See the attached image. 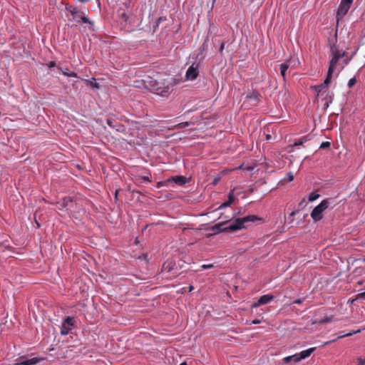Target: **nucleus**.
<instances>
[{"label": "nucleus", "mask_w": 365, "mask_h": 365, "mask_svg": "<svg viewBox=\"0 0 365 365\" xmlns=\"http://www.w3.org/2000/svg\"><path fill=\"white\" fill-rule=\"evenodd\" d=\"M331 200L327 198L323 200L317 206H316L311 212V217L314 222L321 220L323 217V212L331 204Z\"/></svg>", "instance_id": "obj_3"}, {"label": "nucleus", "mask_w": 365, "mask_h": 365, "mask_svg": "<svg viewBox=\"0 0 365 365\" xmlns=\"http://www.w3.org/2000/svg\"><path fill=\"white\" fill-rule=\"evenodd\" d=\"M41 361L40 359L34 357L26 359L25 356H21L16 360V365H34Z\"/></svg>", "instance_id": "obj_9"}, {"label": "nucleus", "mask_w": 365, "mask_h": 365, "mask_svg": "<svg viewBox=\"0 0 365 365\" xmlns=\"http://www.w3.org/2000/svg\"><path fill=\"white\" fill-rule=\"evenodd\" d=\"M294 303L296 304H301V300L300 299H297L294 302Z\"/></svg>", "instance_id": "obj_39"}, {"label": "nucleus", "mask_w": 365, "mask_h": 365, "mask_svg": "<svg viewBox=\"0 0 365 365\" xmlns=\"http://www.w3.org/2000/svg\"><path fill=\"white\" fill-rule=\"evenodd\" d=\"M293 180H294V176L291 173H287L284 178V180L288 181V182H292Z\"/></svg>", "instance_id": "obj_21"}, {"label": "nucleus", "mask_w": 365, "mask_h": 365, "mask_svg": "<svg viewBox=\"0 0 365 365\" xmlns=\"http://www.w3.org/2000/svg\"><path fill=\"white\" fill-rule=\"evenodd\" d=\"M68 202H71V199H70V198H68V197H65V198H63V204L64 207L68 206Z\"/></svg>", "instance_id": "obj_26"}, {"label": "nucleus", "mask_w": 365, "mask_h": 365, "mask_svg": "<svg viewBox=\"0 0 365 365\" xmlns=\"http://www.w3.org/2000/svg\"><path fill=\"white\" fill-rule=\"evenodd\" d=\"M324 95H325V96L324 98V100L325 101L324 106H325V108H328L329 106V104L331 103V102L333 101V95L329 91H327V93H326Z\"/></svg>", "instance_id": "obj_12"}, {"label": "nucleus", "mask_w": 365, "mask_h": 365, "mask_svg": "<svg viewBox=\"0 0 365 365\" xmlns=\"http://www.w3.org/2000/svg\"><path fill=\"white\" fill-rule=\"evenodd\" d=\"M331 76H332L327 73V78L322 83L311 87V88L317 93V97H319L320 96H322L329 91L328 88L331 83Z\"/></svg>", "instance_id": "obj_6"}, {"label": "nucleus", "mask_w": 365, "mask_h": 365, "mask_svg": "<svg viewBox=\"0 0 365 365\" xmlns=\"http://www.w3.org/2000/svg\"><path fill=\"white\" fill-rule=\"evenodd\" d=\"M168 90H169V88H168V87H167V88H166V90L163 91L162 92H160V95H161V96H165V95H166V93H168Z\"/></svg>", "instance_id": "obj_34"}, {"label": "nucleus", "mask_w": 365, "mask_h": 365, "mask_svg": "<svg viewBox=\"0 0 365 365\" xmlns=\"http://www.w3.org/2000/svg\"><path fill=\"white\" fill-rule=\"evenodd\" d=\"M330 146V143L328 142V141H326V142H323L321 145H320V148H329Z\"/></svg>", "instance_id": "obj_24"}, {"label": "nucleus", "mask_w": 365, "mask_h": 365, "mask_svg": "<svg viewBox=\"0 0 365 365\" xmlns=\"http://www.w3.org/2000/svg\"><path fill=\"white\" fill-rule=\"evenodd\" d=\"M47 66L49 68H51L53 67H55L56 66V63L54 61H50L47 63Z\"/></svg>", "instance_id": "obj_29"}, {"label": "nucleus", "mask_w": 365, "mask_h": 365, "mask_svg": "<svg viewBox=\"0 0 365 365\" xmlns=\"http://www.w3.org/2000/svg\"><path fill=\"white\" fill-rule=\"evenodd\" d=\"M304 140H303L302 139H297V140H295V141L294 143V145H295V146L302 145L304 143Z\"/></svg>", "instance_id": "obj_23"}, {"label": "nucleus", "mask_w": 365, "mask_h": 365, "mask_svg": "<svg viewBox=\"0 0 365 365\" xmlns=\"http://www.w3.org/2000/svg\"><path fill=\"white\" fill-rule=\"evenodd\" d=\"M261 219L256 215H248L242 218H237L231 222L225 229L230 231H235L245 228V224L250 222H255Z\"/></svg>", "instance_id": "obj_2"}, {"label": "nucleus", "mask_w": 365, "mask_h": 365, "mask_svg": "<svg viewBox=\"0 0 365 365\" xmlns=\"http://www.w3.org/2000/svg\"><path fill=\"white\" fill-rule=\"evenodd\" d=\"M142 180H144V181H146V182H150L151 180L150 179V177L149 176H143V177H141Z\"/></svg>", "instance_id": "obj_33"}, {"label": "nucleus", "mask_w": 365, "mask_h": 365, "mask_svg": "<svg viewBox=\"0 0 365 365\" xmlns=\"http://www.w3.org/2000/svg\"><path fill=\"white\" fill-rule=\"evenodd\" d=\"M192 289V286H190V290L191 291Z\"/></svg>", "instance_id": "obj_42"}, {"label": "nucleus", "mask_w": 365, "mask_h": 365, "mask_svg": "<svg viewBox=\"0 0 365 365\" xmlns=\"http://www.w3.org/2000/svg\"><path fill=\"white\" fill-rule=\"evenodd\" d=\"M225 42H222L221 45H220V51L222 53L225 48Z\"/></svg>", "instance_id": "obj_35"}, {"label": "nucleus", "mask_w": 365, "mask_h": 365, "mask_svg": "<svg viewBox=\"0 0 365 365\" xmlns=\"http://www.w3.org/2000/svg\"><path fill=\"white\" fill-rule=\"evenodd\" d=\"M260 322H261V321L259 319H255L252 322V324H259Z\"/></svg>", "instance_id": "obj_36"}, {"label": "nucleus", "mask_w": 365, "mask_h": 365, "mask_svg": "<svg viewBox=\"0 0 365 365\" xmlns=\"http://www.w3.org/2000/svg\"><path fill=\"white\" fill-rule=\"evenodd\" d=\"M345 51L339 49L335 44L330 46V61L327 73L332 76L334 73L337 74L341 72L349 60L344 59Z\"/></svg>", "instance_id": "obj_1"}, {"label": "nucleus", "mask_w": 365, "mask_h": 365, "mask_svg": "<svg viewBox=\"0 0 365 365\" xmlns=\"http://www.w3.org/2000/svg\"><path fill=\"white\" fill-rule=\"evenodd\" d=\"M329 342V341H327L324 343V344H328Z\"/></svg>", "instance_id": "obj_43"}, {"label": "nucleus", "mask_w": 365, "mask_h": 365, "mask_svg": "<svg viewBox=\"0 0 365 365\" xmlns=\"http://www.w3.org/2000/svg\"><path fill=\"white\" fill-rule=\"evenodd\" d=\"M295 214H296V212L293 211L292 212H291L290 215L291 216H294Z\"/></svg>", "instance_id": "obj_40"}, {"label": "nucleus", "mask_w": 365, "mask_h": 365, "mask_svg": "<svg viewBox=\"0 0 365 365\" xmlns=\"http://www.w3.org/2000/svg\"><path fill=\"white\" fill-rule=\"evenodd\" d=\"M231 205L230 201H226L223 202L220 206V208L226 207Z\"/></svg>", "instance_id": "obj_28"}, {"label": "nucleus", "mask_w": 365, "mask_h": 365, "mask_svg": "<svg viewBox=\"0 0 365 365\" xmlns=\"http://www.w3.org/2000/svg\"><path fill=\"white\" fill-rule=\"evenodd\" d=\"M108 125L110 127H112V123H111V121L110 120H108Z\"/></svg>", "instance_id": "obj_38"}, {"label": "nucleus", "mask_w": 365, "mask_h": 365, "mask_svg": "<svg viewBox=\"0 0 365 365\" xmlns=\"http://www.w3.org/2000/svg\"><path fill=\"white\" fill-rule=\"evenodd\" d=\"M173 181L176 184L182 185L185 183V178L182 176H175L173 178Z\"/></svg>", "instance_id": "obj_13"}, {"label": "nucleus", "mask_w": 365, "mask_h": 365, "mask_svg": "<svg viewBox=\"0 0 365 365\" xmlns=\"http://www.w3.org/2000/svg\"><path fill=\"white\" fill-rule=\"evenodd\" d=\"M63 323L66 325L69 326L70 327H73L74 325V319L73 317H68L64 321Z\"/></svg>", "instance_id": "obj_17"}, {"label": "nucleus", "mask_w": 365, "mask_h": 365, "mask_svg": "<svg viewBox=\"0 0 365 365\" xmlns=\"http://www.w3.org/2000/svg\"><path fill=\"white\" fill-rule=\"evenodd\" d=\"M59 69L62 71L63 74L66 76L68 77H77V73L73 71H70L68 68L65 70H62L61 68H59Z\"/></svg>", "instance_id": "obj_15"}, {"label": "nucleus", "mask_w": 365, "mask_h": 365, "mask_svg": "<svg viewBox=\"0 0 365 365\" xmlns=\"http://www.w3.org/2000/svg\"><path fill=\"white\" fill-rule=\"evenodd\" d=\"M198 76V64L192 63L187 70L185 77L187 80H194Z\"/></svg>", "instance_id": "obj_8"}, {"label": "nucleus", "mask_w": 365, "mask_h": 365, "mask_svg": "<svg viewBox=\"0 0 365 365\" xmlns=\"http://www.w3.org/2000/svg\"><path fill=\"white\" fill-rule=\"evenodd\" d=\"M86 82L93 88H100L99 84L96 82V78H93L90 80H86Z\"/></svg>", "instance_id": "obj_16"}, {"label": "nucleus", "mask_w": 365, "mask_h": 365, "mask_svg": "<svg viewBox=\"0 0 365 365\" xmlns=\"http://www.w3.org/2000/svg\"><path fill=\"white\" fill-rule=\"evenodd\" d=\"M188 125H189V123H187V122L181 123H179L178 125H177L176 127L178 128H183L187 127Z\"/></svg>", "instance_id": "obj_25"}, {"label": "nucleus", "mask_w": 365, "mask_h": 365, "mask_svg": "<svg viewBox=\"0 0 365 365\" xmlns=\"http://www.w3.org/2000/svg\"><path fill=\"white\" fill-rule=\"evenodd\" d=\"M319 195L315 192H312L309 195V201L312 202L316 200L317 198H319Z\"/></svg>", "instance_id": "obj_19"}, {"label": "nucleus", "mask_w": 365, "mask_h": 365, "mask_svg": "<svg viewBox=\"0 0 365 365\" xmlns=\"http://www.w3.org/2000/svg\"><path fill=\"white\" fill-rule=\"evenodd\" d=\"M359 297L365 298V292L359 294Z\"/></svg>", "instance_id": "obj_37"}, {"label": "nucleus", "mask_w": 365, "mask_h": 365, "mask_svg": "<svg viewBox=\"0 0 365 365\" xmlns=\"http://www.w3.org/2000/svg\"><path fill=\"white\" fill-rule=\"evenodd\" d=\"M359 332H361V329H357V330L351 331V332H349L347 334H343L341 336H338L337 339H341V338H343V337H345V336H352L353 334H357V333H359Z\"/></svg>", "instance_id": "obj_18"}, {"label": "nucleus", "mask_w": 365, "mask_h": 365, "mask_svg": "<svg viewBox=\"0 0 365 365\" xmlns=\"http://www.w3.org/2000/svg\"><path fill=\"white\" fill-rule=\"evenodd\" d=\"M66 10L72 16V20L76 21L78 23L82 21L85 24H92V22L87 18L84 12L78 9L76 7L71 6L69 7H67ZM70 20L71 21V19Z\"/></svg>", "instance_id": "obj_4"}, {"label": "nucleus", "mask_w": 365, "mask_h": 365, "mask_svg": "<svg viewBox=\"0 0 365 365\" xmlns=\"http://www.w3.org/2000/svg\"><path fill=\"white\" fill-rule=\"evenodd\" d=\"M180 365H187L185 362L181 363Z\"/></svg>", "instance_id": "obj_41"}, {"label": "nucleus", "mask_w": 365, "mask_h": 365, "mask_svg": "<svg viewBox=\"0 0 365 365\" xmlns=\"http://www.w3.org/2000/svg\"><path fill=\"white\" fill-rule=\"evenodd\" d=\"M292 59H287L279 64L280 74L282 76L284 81H286V73L287 71L292 67Z\"/></svg>", "instance_id": "obj_10"}, {"label": "nucleus", "mask_w": 365, "mask_h": 365, "mask_svg": "<svg viewBox=\"0 0 365 365\" xmlns=\"http://www.w3.org/2000/svg\"><path fill=\"white\" fill-rule=\"evenodd\" d=\"M234 200H235V197H234V194H233V190H232L229 194L227 201H230V203L232 204L234 202Z\"/></svg>", "instance_id": "obj_22"}, {"label": "nucleus", "mask_w": 365, "mask_h": 365, "mask_svg": "<svg viewBox=\"0 0 365 365\" xmlns=\"http://www.w3.org/2000/svg\"><path fill=\"white\" fill-rule=\"evenodd\" d=\"M353 3V0H341V3L339 6L337 12H336V18L337 19H342L349 11L351 4Z\"/></svg>", "instance_id": "obj_7"}, {"label": "nucleus", "mask_w": 365, "mask_h": 365, "mask_svg": "<svg viewBox=\"0 0 365 365\" xmlns=\"http://www.w3.org/2000/svg\"><path fill=\"white\" fill-rule=\"evenodd\" d=\"M365 361L361 358L358 359V365H364Z\"/></svg>", "instance_id": "obj_32"}, {"label": "nucleus", "mask_w": 365, "mask_h": 365, "mask_svg": "<svg viewBox=\"0 0 365 365\" xmlns=\"http://www.w3.org/2000/svg\"><path fill=\"white\" fill-rule=\"evenodd\" d=\"M213 267H214V265L212 264H202L201 267L203 269H207L212 268Z\"/></svg>", "instance_id": "obj_27"}, {"label": "nucleus", "mask_w": 365, "mask_h": 365, "mask_svg": "<svg viewBox=\"0 0 365 365\" xmlns=\"http://www.w3.org/2000/svg\"><path fill=\"white\" fill-rule=\"evenodd\" d=\"M260 305H262V304H261V303H259V299H258V301H257V302H255V303L252 305V307L253 308H256V307H259Z\"/></svg>", "instance_id": "obj_30"}, {"label": "nucleus", "mask_w": 365, "mask_h": 365, "mask_svg": "<svg viewBox=\"0 0 365 365\" xmlns=\"http://www.w3.org/2000/svg\"><path fill=\"white\" fill-rule=\"evenodd\" d=\"M220 179V177L215 178L214 180H213L212 184L214 185H216L218 183Z\"/></svg>", "instance_id": "obj_31"}, {"label": "nucleus", "mask_w": 365, "mask_h": 365, "mask_svg": "<svg viewBox=\"0 0 365 365\" xmlns=\"http://www.w3.org/2000/svg\"><path fill=\"white\" fill-rule=\"evenodd\" d=\"M273 299H274L273 295L265 294V295L260 297V298L259 299V303H261L262 305V304H266L269 303Z\"/></svg>", "instance_id": "obj_11"}, {"label": "nucleus", "mask_w": 365, "mask_h": 365, "mask_svg": "<svg viewBox=\"0 0 365 365\" xmlns=\"http://www.w3.org/2000/svg\"><path fill=\"white\" fill-rule=\"evenodd\" d=\"M71 329H72L71 327L66 325V324H64L63 322L62 327L61 328V334L62 335H67L69 333V331L71 330Z\"/></svg>", "instance_id": "obj_14"}, {"label": "nucleus", "mask_w": 365, "mask_h": 365, "mask_svg": "<svg viewBox=\"0 0 365 365\" xmlns=\"http://www.w3.org/2000/svg\"><path fill=\"white\" fill-rule=\"evenodd\" d=\"M356 83V78H351V79H349V82H348V86L349 88H351L352 86H354Z\"/></svg>", "instance_id": "obj_20"}, {"label": "nucleus", "mask_w": 365, "mask_h": 365, "mask_svg": "<svg viewBox=\"0 0 365 365\" xmlns=\"http://www.w3.org/2000/svg\"><path fill=\"white\" fill-rule=\"evenodd\" d=\"M315 350L314 347L309 348L307 350H304L300 353L295 354L292 356H286L283 359L284 363H289L291 361H294L295 363L299 362V361L309 357L312 353Z\"/></svg>", "instance_id": "obj_5"}]
</instances>
